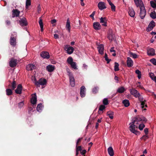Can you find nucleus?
Wrapping results in <instances>:
<instances>
[{
  "label": "nucleus",
  "instance_id": "052dcab7",
  "mask_svg": "<svg viewBox=\"0 0 156 156\" xmlns=\"http://www.w3.org/2000/svg\"><path fill=\"white\" fill-rule=\"evenodd\" d=\"M140 82H138L136 83V84L137 85V87H139L141 89L143 88V87L140 85Z\"/></svg>",
  "mask_w": 156,
  "mask_h": 156
},
{
  "label": "nucleus",
  "instance_id": "49530a36",
  "mask_svg": "<svg viewBox=\"0 0 156 156\" xmlns=\"http://www.w3.org/2000/svg\"><path fill=\"white\" fill-rule=\"evenodd\" d=\"M32 80L36 86L38 85V81H37L36 78L35 77H32Z\"/></svg>",
  "mask_w": 156,
  "mask_h": 156
},
{
  "label": "nucleus",
  "instance_id": "69168bd1",
  "mask_svg": "<svg viewBox=\"0 0 156 156\" xmlns=\"http://www.w3.org/2000/svg\"><path fill=\"white\" fill-rule=\"evenodd\" d=\"M54 37L55 39H58L59 38L58 35L57 34H54Z\"/></svg>",
  "mask_w": 156,
  "mask_h": 156
},
{
  "label": "nucleus",
  "instance_id": "0e129e2a",
  "mask_svg": "<svg viewBox=\"0 0 156 156\" xmlns=\"http://www.w3.org/2000/svg\"><path fill=\"white\" fill-rule=\"evenodd\" d=\"M150 77L151 78V79H152L154 76L153 73H150Z\"/></svg>",
  "mask_w": 156,
  "mask_h": 156
},
{
  "label": "nucleus",
  "instance_id": "393cba45",
  "mask_svg": "<svg viewBox=\"0 0 156 156\" xmlns=\"http://www.w3.org/2000/svg\"><path fill=\"white\" fill-rule=\"evenodd\" d=\"M47 69L49 72L53 71L55 69V66L52 65H49L47 66Z\"/></svg>",
  "mask_w": 156,
  "mask_h": 156
},
{
  "label": "nucleus",
  "instance_id": "c756f323",
  "mask_svg": "<svg viewBox=\"0 0 156 156\" xmlns=\"http://www.w3.org/2000/svg\"><path fill=\"white\" fill-rule=\"evenodd\" d=\"M39 23L40 27L41 30L42 32L43 31V24L41 17L39 18Z\"/></svg>",
  "mask_w": 156,
  "mask_h": 156
},
{
  "label": "nucleus",
  "instance_id": "58836bf2",
  "mask_svg": "<svg viewBox=\"0 0 156 156\" xmlns=\"http://www.w3.org/2000/svg\"><path fill=\"white\" fill-rule=\"evenodd\" d=\"M150 16L153 19L156 18V13L155 11L151 12L150 14Z\"/></svg>",
  "mask_w": 156,
  "mask_h": 156
},
{
  "label": "nucleus",
  "instance_id": "473e14b6",
  "mask_svg": "<svg viewBox=\"0 0 156 156\" xmlns=\"http://www.w3.org/2000/svg\"><path fill=\"white\" fill-rule=\"evenodd\" d=\"M105 106L103 105H100L99 108V111L98 112V113L99 114H101L102 113V112H101V111H103V110H104L105 108Z\"/></svg>",
  "mask_w": 156,
  "mask_h": 156
},
{
  "label": "nucleus",
  "instance_id": "603ef678",
  "mask_svg": "<svg viewBox=\"0 0 156 156\" xmlns=\"http://www.w3.org/2000/svg\"><path fill=\"white\" fill-rule=\"evenodd\" d=\"M110 5L111 6V8L112 11H115V7L114 5L112 3Z\"/></svg>",
  "mask_w": 156,
  "mask_h": 156
},
{
  "label": "nucleus",
  "instance_id": "bb28decb",
  "mask_svg": "<svg viewBox=\"0 0 156 156\" xmlns=\"http://www.w3.org/2000/svg\"><path fill=\"white\" fill-rule=\"evenodd\" d=\"M108 38L110 41H112L113 39V35L112 29H109L108 35Z\"/></svg>",
  "mask_w": 156,
  "mask_h": 156
},
{
  "label": "nucleus",
  "instance_id": "39448f33",
  "mask_svg": "<svg viewBox=\"0 0 156 156\" xmlns=\"http://www.w3.org/2000/svg\"><path fill=\"white\" fill-rule=\"evenodd\" d=\"M65 48L66 49L67 53L69 55L72 54L74 50V49L73 47L69 46L67 45L65 46Z\"/></svg>",
  "mask_w": 156,
  "mask_h": 156
},
{
  "label": "nucleus",
  "instance_id": "cd10ccee",
  "mask_svg": "<svg viewBox=\"0 0 156 156\" xmlns=\"http://www.w3.org/2000/svg\"><path fill=\"white\" fill-rule=\"evenodd\" d=\"M108 152L110 156H113L114 155L113 150L112 147H110L108 149Z\"/></svg>",
  "mask_w": 156,
  "mask_h": 156
},
{
  "label": "nucleus",
  "instance_id": "a211bd4d",
  "mask_svg": "<svg viewBox=\"0 0 156 156\" xmlns=\"http://www.w3.org/2000/svg\"><path fill=\"white\" fill-rule=\"evenodd\" d=\"M93 27L96 30H99L101 28V26L98 22H94L93 23Z\"/></svg>",
  "mask_w": 156,
  "mask_h": 156
},
{
  "label": "nucleus",
  "instance_id": "c9c22d12",
  "mask_svg": "<svg viewBox=\"0 0 156 156\" xmlns=\"http://www.w3.org/2000/svg\"><path fill=\"white\" fill-rule=\"evenodd\" d=\"M107 115L108 116L109 118L112 119L113 118V113L112 112H107Z\"/></svg>",
  "mask_w": 156,
  "mask_h": 156
},
{
  "label": "nucleus",
  "instance_id": "f257e3e1",
  "mask_svg": "<svg viewBox=\"0 0 156 156\" xmlns=\"http://www.w3.org/2000/svg\"><path fill=\"white\" fill-rule=\"evenodd\" d=\"M66 71L69 77L70 84L72 87H73L75 85L74 77L73 76V74L70 72V69H67Z\"/></svg>",
  "mask_w": 156,
  "mask_h": 156
},
{
  "label": "nucleus",
  "instance_id": "7ed1b4c3",
  "mask_svg": "<svg viewBox=\"0 0 156 156\" xmlns=\"http://www.w3.org/2000/svg\"><path fill=\"white\" fill-rule=\"evenodd\" d=\"M134 122H132L129 124V130L132 133L136 135H139L140 134V132L136 130L135 128L136 126L134 125Z\"/></svg>",
  "mask_w": 156,
  "mask_h": 156
},
{
  "label": "nucleus",
  "instance_id": "a878e982",
  "mask_svg": "<svg viewBox=\"0 0 156 156\" xmlns=\"http://www.w3.org/2000/svg\"><path fill=\"white\" fill-rule=\"evenodd\" d=\"M37 102V96L35 94H34V96L32 97L31 99V102L33 105H35L36 104Z\"/></svg>",
  "mask_w": 156,
  "mask_h": 156
},
{
  "label": "nucleus",
  "instance_id": "09e8293b",
  "mask_svg": "<svg viewBox=\"0 0 156 156\" xmlns=\"http://www.w3.org/2000/svg\"><path fill=\"white\" fill-rule=\"evenodd\" d=\"M114 49V47H112L111 49H110V51L111 52H113L114 53L113 54H112V55L114 56H115L116 55V54H115V51Z\"/></svg>",
  "mask_w": 156,
  "mask_h": 156
},
{
  "label": "nucleus",
  "instance_id": "0eeeda50",
  "mask_svg": "<svg viewBox=\"0 0 156 156\" xmlns=\"http://www.w3.org/2000/svg\"><path fill=\"white\" fill-rule=\"evenodd\" d=\"M134 3L137 7L140 8L144 6V5L142 0H134Z\"/></svg>",
  "mask_w": 156,
  "mask_h": 156
},
{
  "label": "nucleus",
  "instance_id": "338daca9",
  "mask_svg": "<svg viewBox=\"0 0 156 156\" xmlns=\"http://www.w3.org/2000/svg\"><path fill=\"white\" fill-rule=\"evenodd\" d=\"M148 129L147 128H145L144 129V132H145V133L146 134H147L148 133Z\"/></svg>",
  "mask_w": 156,
  "mask_h": 156
},
{
  "label": "nucleus",
  "instance_id": "f8f14e48",
  "mask_svg": "<svg viewBox=\"0 0 156 156\" xmlns=\"http://www.w3.org/2000/svg\"><path fill=\"white\" fill-rule=\"evenodd\" d=\"M98 7L100 10H102L106 8L105 3L103 2H100L98 4Z\"/></svg>",
  "mask_w": 156,
  "mask_h": 156
},
{
  "label": "nucleus",
  "instance_id": "423d86ee",
  "mask_svg": "<svg viewBox=\"0 0 156 156\" xmlns=\"http://www.w3.org/2000/svg\"><path fill=\"white\" fill-rule=\"evenodd\" d=\"M140 18L142 19H143L144 18L146 15V11L144 6L140 8Z\"/></svg>",
  "mask_w": 156,
  "mask_h": 156
},
{
  "label": "nucleus",
  "instance_id": "a18cd8bd",
  "mask_svg": "<svg viewBox=\"0 0 156 156\" xmlns=\"http://www.w3.org/2000/svg\"><path fill=\"white\" fill-rule=\"evenodd\" d=\"M136 73L138 75L137 77L138 78L140 79L141 77V72L138 69L136 70Z\"/></svg>",
  "mask_w": 156,
  "mask_h": 156
},
{
  "label": "nucleus",
  "instance_id": "6e6d98bb",
  "mask_svg": "<svg viewBox=\"0 0 156 156\" xmlns=\"http://www.w3.org/2000/svg\"><path fill=\"white\" fill-rule=\"evenodd\" d=\"M76 151H81L82 150L81 147V146H79L77 147V146L76 145Z\"/></svg>",
  "mask_w": 156,
  "mask_h": 156
},
{
  "label": "nucleus",
  "instance_id": "de8ad7c7",
  "mask_svg": "<svg viewBox=\"0 0 156 156\" xmlns=\"http://www.w3.org/2000/svg\"><path fill=\"white\" fill-rule=\"evenodd\" d=\"M16 81H13L12 83V90H14L16 87Z\"/></svg>",
  "mask_w": 156,
  "mask_h": 156
},
{
  "label": "nucleus",
  "instance_id": "4d7b16f0",
  "mask_svg": "<svg viewBox=\"0 0 156 156\" xmlns=\"http://www.w3.org/2000/svg\"><path fill=\"white\" fill-rule=\"evenodd\" d=\"M98 88L95 87L93 89L92 91H93V92L94 93H96L98 92Z\"/></svg>",
  "mask_w": 156,
  "mask_h": 156
},
{
  "label": "nucleus",
  "instance_id": "72a5a7b5",
  "mask_svg": "<svg viewBox=\"0 0 156 156\" xmlns=\"http://www.w3.org/2000/svg\"><path fill=\"white\" fill-rule=\"evenodd\" d=\"M125 91V89L123 87H121L118 88L117 92L120 93H122Z\"/></svg>",
  "mask_w": 156,
  "mask_h": 156
},
{
  "label": "nucleus",
  "instance_id": "8fccbe9b",
  "mask_svg": "<svg viewBox=\"0 0 156 156\" xmlns=\"http://www.w3.org/2000/svg\"><path fill=\"white\" fill-rule=\"evenodd\" d=\"M103 103L105 105H107L108 104V101L107 98H105L103 101Z\"/></svg>",
  "mask_w": 156,
  "mask_h": 156
},
{
  "label": "nucleus",
  "instance_id": "4468645a",
  "mask_svg": "<svg viewBox=\"0 0 156 156\" xmlns=\"http://www.w3.org/2000/svg\"><path fill=\"white\" fill-rule=\"evenodd\" d=\"M40 55L42 58H48L50 57L49 53L47 51L42 52Z\"/></svg>",
  "mask_w": 156,
  "mask_h": 156
},
{
  "label": "nucleus",
  "instance_id": "3c124183",
  "mask_svg": "<svg viewBox=\"0 0 156 156\" xmlns=\"http://www.w3.org/2000/svg\"><path fill=\"white\" fill-rule=\"evenodd\" d=\"M145 127V125L143 124H140L139 126V129L140 130L143 129V128Z\"/></svg>",
  "mask_w": 156,
  "mask_h": 156
},
{
  "label": "nucleus",
  "instance_id": "e2e57ef3",
  "mask_svg": "<svg viewBox=\"0 0 156 156\" xmlns=\"http://www.w3.org/2000/svg\"><path fill=\"white\" fill-rule=\"evenodd\" d=\"M138 98H139V101L141 102L144 101V100H144L143 98L142 97H140V96H139V97Z\"/></svg>",
  "mask_w": 156,
  "mask_h": 156
},
{
  "label": "nucleus",
  "instance_id": "7c9ffc66",
  "mask_svg": "<svg viewBox=\"0 0 156 156\" xmlns=\"http://www.w3.org/2000/svg\"><path fill=\"white\" fill-rule=\"evenodd\" d=\"M122 103L125 106L127 107L129 106L130 103L128 100L125 99L122 101Z\"/></svg>",
  "mask_w": 156,
  "mask_h": 156
},
{
  "label": "nucleus",
  "instance_id": "4be33fe9",
  "mask_svg": "<svg viewBox=\"0 0 156 156\" xmlns=\"http://www.w3.org/2000/svg\"><path fill=\"white\" fill-rule=\"evenodd\" d=\"M66 28L69 32H70L71 29V26L70 25V22L69 18H68L67 20Z\"/></svg>",
  "mask_w": 156,
  "mask_h": 156
},
{
  "label": "nucleus",
  "instance_id": "ea45409f",
  "mask_svg": "<svg viewBox=\"0 0 156 156\" xmlns=\"http://www.w3.org/2000/svg\"><path fill=\"white\" fill-rule=\"evenodd\" d=\"M73 59L72 57H69L67 59V62L68 64L71 65L72 63H73L74 62L73 61Z\"/></svg>",
  "mask_w": 156,
  "mask_h": 156
},
{
  "label": "nucleus",
  "instance_id": "412c9836",
  "mask_svg": "<svg viewBox=\"0 0 156 156\" xmlns=\"http://www.w3.org/2000/svg\"><path fill=\"white\" fill-rule=\"evenodd\" d=\"M147 54L148 55H155L154 50L152 48H149L147 50Z\"/></svg>",
  "mask_w": 156,
  "mask_h": 156
},
{
  "label": "nucleus",
  "instance_id": "bf43d9fd",
  "mask_svg": "<svg viewBox=\"0 0 156 156\" xmlns=\"http://www.w3.org/2000/svg\"><path fill=\"white\" fill-rule=\"evenodd\" d=\"M83 139V138H79L77 142H76V145H77V146L78 145V144L81 141V140Z\"/></svg>",
  "mask_w": 156,
  "mask_h": 156
},
{
  "label": "nucleus",
  "instance_id": "6ab92c4d",
  "mask_svg": "<svg viewBox=\"0 0 156 156\" xmlns=\"http://www.w3.org/2000/svg\"><path fill=\"white\" fill-rule=\"evenodd\" d=\"M98 48L99 53L101 54H103L104 53V45L102 44L99 45L98 46Z\"/></svg>",
  "mask_w": 156,
  "mask_h": 156
},
{
  "label": "nucleus",
  "instance_id": "f704fd0d",
  "mask_svg": "<svg viewBox=\"0 0 156 156\" xmlns=\"http://www.w3.org/2000/svg\"><path fill=\"white\" fill-rule=\"evenodd\" d=\"M6 94L8 96L11 95L12 93V90L10 89H7L6 90Z\"/></svg>",
  "mask_w": 156,
  "mask_h": 156
},
{
  "label": "nucleus",
  "instance_id": "680f3d73",
  "mask_svg": "<svg viewBox=\"0 0 156 156\" xmlns=\"http://www.w3.org/2000/svg\"><path fill=\"white\" fill-rule=\"evenodd\" d=\"M148 138V136H147V135H144L141 138V139H142V140H146V139H147Z\"/></svg>",
  "mask_w": 156,
  "mask_h": 156
},
{
  "label": "nucleus",
  "instance_id": "ddd939ff",
  "mask_svg": "<svg viewBox=\"0 0 156 156\" xmlns=\"http://www.w3.org/2000/svg\"><path fill=\"white\" fill-rule=\"evenodd\" d=\"M12 17H18L20 14V12L16 9H13L12 11Z\"/></svg>",
  "mask_w": 156,
  "mask_h": 156
},
{
  "label": "nucleus",
  "instance_id": "864d4df0",
  "mask_svg": "<svg viewBox=\"0 0 156 156\" xmlns=\"http://www.w3.org/2000/svg\"><path fill=\"white\" fill-rule=\"evenodd\" d=\"M150 61L154 65H156V60L154 58L151 59L150 60Z\"/></svg>",
  "mask_w": 156,
  "mask_h": 156
},
{
  "label": "nucleus",
  "instance_id": "2f4dec72",
  "mask_svg": "<svg viewBox=\"0 0 156 156\" xmlns=\"http://www.w3.org/2000/svg\"><path fill=\"white\" fill-rule=\"evenodd\" d=\"M151 6L153 8H156V1H152L150 2Z\"/></svg>",
  "mask_w": 156,
  "mask_h": 156
},
{
  "label": "nucleus",
  "instance_id": "f03ea898",
  "mask_svg": "<svg viewBox=\"0 0 156 156\" xmlns=\"http://www.w3.org/2000/svg\"><path fill=\"white\" fill-rule=\"evenodd\" d=\"M146 122L147 120L143 116H138L134 118L132 122H134V124H139L141 121Z\"/></svg>",
  "mask_w": 156,
  "mask_h": 156
},
{
  "label": "nucleus",
  "instance_id": "e433bc0d",
  "mask_svg": "<svg viewBox=\"0 0 156 156\" xmlns=\"http://www.w3.org/2000/svg\"><path fill=\"white\" fill-rule=\"evenodd\" d=\"M43 108V105L42 104H38L37 108V110L38 111H41Z\"/></svg>",
  "mask_w": 156,
  "mask_h": 156
},
{
  "label": "nucleus",
  "instance_id": "5fc2aeb1",
  "mask_svg": "<svg viewBox=\"0 0 156 156\" xmlns=\"http://www.w3.org/2000/svg\"><path fill=\"white\" fill-rule=\"evenodd\" d=\"M105 60L107 62V63H108L111 61L110 59H109L108 58V55L106 53H105Z\"/></svg>",
  "mask_w": 156,
  "mask_h": 156
},
{
  "label": "nucleus",
  "instance_id": "37998d69",
  "mask_svg": "<svg viewBox=\"0 0 156 156\" xmlns=\"http://www.w3.org/2000/svg\"><path fill=\"white\" fill-rule=\"evenodd\" d=\"M141 108H142L143 109L144 107H147V106L146 104V101L144 100V101L141 102Z\"/></svg>",
  "mask_w": 156,
  "mask_h": 156
},
{
  "label": "nucleus",
  "instance_id": "13d9d810",
  "mask_svg": "<svg viewBox=\"0 0 156 156\" xmlns=\"http://www.w3.org/2000/svg\"><path fill=\"white\" fill-rule=\"evenodd\" d=\"M23 105L24 103L23 101L18 103V106L20 108H21L23 106Z\"/></svg>",
  "mask_w": 156,
  "mask_h": 156
},
{
  "label": "nucleus",
  "instance_id": "2eb2a0df",
  "mask_svg": "<svg viewBox=\"0 0 156 156\" xmlns=\"http://www.w3.org/2000/svg\"><path fill=\"white\" fill-rule=\"evenodd\" d=\"M100 23H102L103 26H107V19L105 17H101L100 19Z\"/></svg>",
  "mask_w": 156,
  "mask_h": 156
},
{
  "label": "nucleus",
  "instance_id": "9d476101",
  "mask_svg": "<svg viewBox=\"0 0 156 156\" xmlns=\"http://www.w3.org/2000/svg\"><path fill=\"white\" fill-rule=\"evenodd\" d=\"M47 83V81L46 79L44 78H41L38 81V85H37V87H40V85H46Z\"/></svg>",
  "mask_w": 156,
  "mask_h": 156
},
{
  "label": "nucleus",
  "instance_id": "b1692460",
  "mask_svg": "<svg viewBox=\"0 0 156 156\" xmlns=\"http://www.w3.org/2000/svg\"><path fill=\"white\" fill-rule=\"evenodd\" d=\"M20 23L22 26H26L27 24V21L25 18L21 19L20 21Z\"/></svg>",
  "mask_w": 156,
  "mask_h": 156
},
{
  "label": "nucleus",
  "instance_id": "c85d7f7f",
  "mask_svg": "<svg viewBox=\"0 0 156 156\" xmlns=\"http://www.w3.org/2000/svg\"><path fill=\"white\" fill-rule=\"evenodd\" d=\"M10 42L11 45L14 46L16 44V39L11 37L10 38Z\"/></svg>",
  "mask_w": 156,
  "mask_h": 156
},
{
  "label": "nucleus",
  "instance_id": "c03bdc74",
  "mask_svg": "<svg viewBox=\"0 0 156 156\" xmlns=\"http://www.w3.org/2000/svg\"><path fill=\"white\" fill-rule=\"evenodd\" d=\"M31 5L30 0H26V8L28 9L29 6Z\"/></svg>",
  "mask_w": 156,
  "mask_h": 156
},
{
  "label": "nucleus",
  "instance_id": "f3484780",
  "mask_svg": "<svg viewBox=\"0 0 156 156\" xmlns=\"http://www.w3.org/2000/svg\"><path fill=\"white\" fill-rule=\"evenodd\" d=\"M22 86L20 84H19L17 88L15 90V92L17 94H20L22 93Z\"/></svg>",
  "mask_w": 156,
  "mask_h": 156
},
{
  "label": "nucleus",
  "instance_id": "774afa93",
  "mask_svg": "<svg viewBox=\"0 0 156 156\" xmlns=\"http://www.w3.org/2000/svg\"><path fill=\"white\" fill-rule=\"evenodd\" d=\"M86 152V151L85 150H83L81 152V153L83 155Z\"/></svg>",
  "mask_w": 156,
  "mask_h": 156
},
{
  "label": "nucleus",
  "instance_id": "aec40b11",
  "mask_svg": "<svg viewBox=\"0 0 156 156\" xmlns=\"http://www.w3.org/2000/svg\"><path fill=\"white\" fill-rule=\"evenodd\" d=\"M36 68V66L32 64H29L26 66L27 69L28 71H31Z\"/></svg>",
  "mask_w": 156,
  "mask_h": 156
},
{
  "label": "nucleus",
  "instance_id": "4c0bfd02",
  "mask_svg": "<svg viewBox=\"0 0 156 156\" xmlns=\"http://www.w3.org/2000/svg\"><path fill=\"white\" fill-rule=\"evenodd\" d=\"M70 65L73 69H77L76 64V62H74L73 63H72V64H71Z\"/></svg>",
  "mask_w": 156,
  "mask_h": 156
},
{
  "label": "nucleus",
  "instance_id": "6e6552de",
  "mask_svg": "<svg viewBox=\"0 0 156 156\" xmlns=\"http://www.w3.org/2000/svg\"><path fill=\"white\" fill-rule=\"evenodd\" d=\"M155 26V23L153 20L151 21L148 25V27L147 29V31L149 32L152 30L153 28Z\"/></svg>",
  "mask_w": 156,
  "mask_h": 156
},
{
  "label": "nucleus",
  "instance_id": "9b49d317",
  "mask_svg": "<svg viewBox=\"0 0 156 156\" xmlns=\"http://www.w3.org/2000/svg\"><path fill=\"white\" fill-rule=\"evenodd\" d=\"M86 88L83 86H82L80 88V95L81 97H84L86 94Z\"/></svg>",
  "mask_w": 156,
  "mask_h": 156
},
{
  "label": "nucleus",
  "instance_id": "a19ab883",
  "mask_svg": "<svg viewBox=\"0 0 156 156\" xmlns=\"http://www.w3.org/2000/svg\"><path fill=\"white\" fill-rule=\"evenodd\" d=\"M129 55L130 57H132L134 58H136L138 57L137 55L135 53H133L132 52L129 53Z\"/></svg>",
  "mask_w": 156,
  "mask_h": 156
},
{
  "label": "nucleus",
  "instance_id": "20e7f679",
  "mask_svg": "<svg viewBox=\"0 0 156 156\" xmlns=\"http://www.w3.org/2000/svg\"><path fill=\"white\" fill-rule=\"evenodd\" d=\"M130 94L136 98L139 97L140 96V93L134 88H132L129 90Z\"/></svg>",
  "mask_w": 156,
  "mask_h": 156
},
{
  "label": "nucleus",
  "instance_id": "79ce46f5",
  "mask_svg": "<svg viewBox=\"0 0 156 156\" xmlns=\"http://www.w3.org/2000/svg\"><path fill=\"white\" fill-rule=\"evenodd\" d=\"M119 64L118 63L116 62H115L114 66V70L115 71H116L119 70Z\"/></svg>",
  "mask_w": 156,
  "mask_h": 156
},
{
  "label": "nucleus",
  "instance_id": "dca6fc26",
  "mask_svg": "<svg viewBox=\"0 0 156 156\" xmlns=\"http://www.w3.org/2000/svg\"><path fill=\"white\" fill-rule=\"evenodd\" d=\"M133 64V62L132 59L129 57H127V65L128 67H132Z\"/></svg>",
  "mask_w": 156,
  "mask_h": 156
},
{
  "label": "nucleus",
  "instance_id": "5701e85b",
  "mask_svg": "<svg viewBox=\"0 0 156 156\" xmlns=\"http://www.w3.org/2000/svg\"><path fill=\"white\" fill-rule=\"evenodd\" d=\"M128 13L129 16L131 17H133L135 15V11L132 8H129Z\"/></svg>",
  "mask_w": 156,
  "mask_h": 156
},
{
  "label": "nucleus",
  "instance_id": "1a4fd4ad",
  "mask_svg": "<svg viewBox=\"0 0 156 156\" xmlns=\"http://www.w3.org/2000/svg\"><path fill=\"white\" fill-rule=\"evenodd\" d=\"M17 64V61L16 59L12 58L9 62V65L11 67L16 66Z\"/></svg>",
  "mask_w": 156,
  "mask_h": 156
}]
</instances>
